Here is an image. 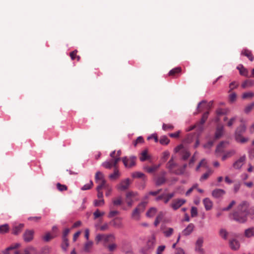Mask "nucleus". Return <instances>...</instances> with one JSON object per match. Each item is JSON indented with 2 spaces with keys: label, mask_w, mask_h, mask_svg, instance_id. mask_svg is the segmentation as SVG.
I'll return each instance as SVG.
<instances>
[{
  "label": "nucleus",
  "mask_w": 254,
  "mask_h": 254,
  "mask_svg": "<svg viewBox=\"0 0 254 254\" xmlns=\"http://www.w3.org/2000/svg\"><path fill=\"white\" fill-rule=\"evenodd\" d=\"M175 192H172V193H170L166 194L164 198V203H167L169 202V201L170 200V199L175 196Z\"/></svg>",
  "instance_id": "nucleus-43"
},
{
  "label": "nucleus",
  "mask_w": 254,
  "mask_h": 254,
  "mask_svg": "<svg viewBox=\"0 0 254 254\" xmlns=\"http://www.w3.org/2000/svg\"><path fill=\"white\" fill-rule=\"evenodd\" d=\"M20 245L19 243H16L13 245H11L9 247L7 248L4 251L3 254H9V251L15 249L16 248H18L19 247Z\"/></svg>",
  "instance_id": "nucleus-31"
},
{
  "label": "nucleus",
  "mask_w": 254,
  "mask_h": 254,
  "mask_svg": "<svg viewBox=\"0 0 254 254\" xmlns=\"http://www.w3.org/2000/svg\"><path fill=\"white\" fill-rule=\"evenodd\" d=\"M237 69H239L240 73L241 75L245 76H248V70L245 68L243 65L241 64L239 65L237 67Z\"/></svg>",
  "instance_id": "nucleus-28"
},
{
  "label": "nucleus",
  "mask_w": 254,
  "mask_h": 254,
  "mask_svg": "<svg viewBox=\"0 0 254 254\" xmlns=\"http://www.w3.org/2000/svg\"><path fill=\"white\" fill-rule=\"evenodd\" d=\"M245 130L246 127L244 125H241L237 128L235 131V139L237 142L245 143L247 141L248 139L242 135Z\"/></svg>",
  "instance_id": "nucleus-4"
},
{
  "label": "nucleus",
  "mask_w": 254,
  "mask_h": 254,
  "mask_svg": "<svg viewBox=\"0 0 254 254\" xmlns=\"http://www.w3.org/2000/svg\"><path fill=\"white\" fill-rule=\"evenodd\" d=\"M254 107V102L248 105L244 109V112L246 114H249Z\"/></svg>",
  "instance_id": "nucleus-44"
},
{
  "label": "nucleus",
  "mask_w": 254,
  "mask_h": 254,
  "mask_svg": "<svg viewBox=\"0 0 254 254\" xmlns=\"http://www.w3.org/2000/svg\"><path fill=\"white\" fill-rule=\"evenodd\" d=\"M144 174L140 173V172H134L132 174V176L133 178H141L144 177Z\"/></svg>",
  "instance_id": "nucleus-58"
},
{
  "label": "nucleus",
  "mask_w": 254,
  "mask_h": 254,
  "mask_svg": "<svg viewBox=\"0 0 254 254\" xmlns=\"http://www.w3.org/2000/svg\"><path fill=\"white\" fill-rule=\"evenodd\" d=\"M194 226L192 223H190L188 225L186 229L182 232V234L184 236H188L190 235L193 231Z\"/></svg>",
  "instance_id": "nucleus-22"
},
{
  "label": "nucleus",
  "mask_w": 254,
  "mask_h": 254,
  "mask_svg": "<svg viewBox=\"0 0 254 254\" xmlns=\"http://www.w3.org/2000/svg\"><path fill=\"white\" fill-rule=\"evenodd\" d=\"M148 158V156L147 154V152L146 150L143 151L141 154V156L140 157V160L141 161H144Z\"/></svg>",
  "instance_id": "nucleus-49"
},
{
  "label": "nucleus",
  "mask_w": 254,
  "mask_h": 254,
  "mask_svg": "<svg viewBox=\"0 0 254 254\" xmlns=\"http://www.w3.org/2000/svg\"><path fill=\"white\" fill-rule=\"evenodd\" d=\"M181 70L182 68L180 67L174 68L170 71L169 75L171 76H175L176 74L180 73Z\"/></svg>",
  "instance_id": "nucleus-33"
},
{
  "label": "nucleus",
  "mask_w": 254,
  "mask_h": 254,
  "mask_svg": "<svg viewBox=\"0 0 254 254\" xmlns=\"http://www.w3.org/2000/svg\"><path fill=\"white\" fill-rule=\"evenodd\" d=\"M157 212V209L154 207L150 208L146 212V216L149 217H152L155 215Z\"/></svg>",
  "instance_id": "nucleus-41"
},
{
  "label": "nucleus",
  "mask_w": 254,
  "mask_h": 254,
  "mask_svg": "<svg viewBox=\"0 0 254 254\" xmlns=\"http://www.w3.org/2000/svg\"><path fill=\"white\" fill-rule=\"evenodd\" d=\"M235 204H236V201L235 200L232 201L227 207L223 209V210H224V211L229 210Z\"/></svg>",
  "instance_id": "nucleus-62"
},
{
  "label": "nucleus",
  "mask_w": 254,
  "mask_h": 254,
  "mask_svg": "<svg viewBox=\"0 0 254 254\" xmlns=\"http://www.w3.org/2000/svg\"><path fill=\"white\" fill-rule=\"evenodd\" d=\"M246 155H243L239 159L236 161L233 165L234 168L235 169H239L244 165L246 161Z\"/></svg>",
  "instance_id": "nucleus-14"
},
{
  "label": "nucleus",
  "mask_w": 254,
  "mask_h": 254,
  "mask_svg": "<svg viewBox=\"0 0 254 254\" xmlns=\"http://www.w3.org/2000/svg\"><path fill=\"white\" fill-rule=\"evenodd\" d=\"M34 231L33 230L27 229L23 234V238L25 242H29L33 239Z\"/></svg>",
  "instance_id": "nucleus-11"
},
{
  "label": "nucleus",
  "mask_w": 254,
  "mask_h": 254,
  "mask_svg": "<svg viewBox=\"0 0 254 254\" xmlns=\"http://www.w3.org/2000/svg\"><path fill=\"white\" fill-rule=\"evenodd\" d=\"M225 191L222 189H216L212 192V195L215 198H219L224 195Z\"/></svg>",
  "instance_id": "nucleus-17"
},
{
  "label": "nucleus",
  "mask_w": 254,
  "mask_h": 254,
  "mask_svg": "<svg viewBox=\"0 0 254 254\" xmlns=\"http://www.w3.org/2000/svg\"><path fill=\"white\" fill-rule=\"evenodd\" d=\"M76 54H77V51L76 50L70 53V57L72 60H73L76 58L77 60L78 61L80 60V57L77 56Z\"/></svg>",
  "instance_id": "nucleus-51"
},
{
  "label": "nucleus",
  "mask_w": 254,
  "mask_h": 254,
  "mask_svg": "<svg viewBox=\"0 0 254 254\" xmlns=\"http://www.w3.org/2000/svg\"><path fill=\"white\" fill-rule=\"evenodd\" d=\"M162 128L164 130H172L174 128V127L171 124H163Z\"/></svg>",
  "instance_id": "nucleus-54"
},
{
  "label": "nucleus",
  "mask_w": 254,
  "mask_h": 254,
  "mask_svg": "<svg viewBox=\"0 0 254 254\" xmlns=\"http://www.w3.org/2000/svg\"><path fill=\"white\" fill-rule=\"evenodd\" d=\"M254 85V80H246L242 84V87L243 88L247 87H252Z\"/></svg>",
  "instance_id": "nucleus-30"
},
{
  "label": "nucleus",
  "mask_w": 254,
  "mask_h": 254,
  "mask_svg": "<svg viewBox=\"0 0 254 254\" xmlns=\"http://www.w3.org/2000/svg\"><path fill=\"white\" fill-rule=\"evenodd\" d=\"M93 186V183L92 181H90L89 183L83 186L81 188L82 190H89L92 186Z\"/></svg>",
  "instance_id": "nucleus-59"
},
{
  "label": "nucleus",
  "mask_w": 254,
  "mask_h": 254,
  "mask_svg": "<svg viewBox=\"0 0 254 254\" xmlns=\"http://www.w3.org/2000/svg\"><path fill=\"white\" fill-rule=\"evenodd\" d=\"M136 157L133 156L125 157L122 158V161L127 168H131L135 165Z\"/></svg>",
  "instance_id": "nucleus-9"
},
{
  "label": "nucleus",
  "mask_w": 254,
  "mask_h": 254,
  "mask_svg": "<svg viewBox=\"0 0 254 254\" xmlns=\"http://www.w3.org/2000/svg\"><path fill=\"white\" fill-rule=\"evenodd\" d=\"M186 200L184 199H176L173 200L171 207L174 210H176L182 206L185 202Z\"/></svg>",
  "instance_id": "nucleus-12"
},
{
  "label": "nucleus",
  "mask_w": 254,
  "mask_h": 254,
  "mask_svg": "<svg viewBox=\"0 0 254 254\" xmlns=\"http://www.w3.org/2000/svg\"><path fill=\"white\" fill-rule=\"evenodd\" d=\"M191 216L192 217H195L197 215V209L195 207H192L191 208Z\"/></svg>",
  "instance_id": "nucleus-57"
},
{
  "label": "nucleus",
  "mask_w": 254,
  "mask_h": 254,
  "mask_svg": "<svg viewBox=\"0 0 254 254\" xmlns=\"http://www.w3.org/2000/svg\"><path fill=\"white\" fill-rule=\"evenodd\" d=\"M254 97V92H244L242 95V98L244 99H251Z\"/></svg>",
  "instance_id": "nucleus-38"
},
{
  "label": "nucleus",
  "mask_w": 254,
  "mask_h": 254,
  "mask_svg": "<svg viewBox=\"0 0 254 254\" xmlns=\"http://www.w3.org/2000/svg\"><path fill=\"white\" fill-rule=\"evenodd\" d=\"M249 205L247 202H243L239 204L237 210L233 214L235 220L244 223L246 221L247 216L249 214L252 219H254V207L248 211Z\"/></svg>",
  "instance_id": "nucleus-1"
},
{
  "label": "nucleus",
  "mask_w": 254,
  "mask_h": 254,
  "mask_svg": "<svg viewBox=\"0 0 254 254\" xmlns=\"http://www.w3.org/2000/svg\"><path fill=\"white\" fill-rule=\"evenodd\" d=\"M115 240V237L113 234H100L96 235L95 237V241L97 243H99L101 241L104 242V247H106L108 243L113 242Z\"/></svg>",
  "instance_id": "nucleus-3"
},
{
  "label": "nucleus",
  "mask_w": 254,
  "mask_h": 254,
  "mask_svg": "<svg viewBox=\"0 0 254 254\" xmlns=\"http://www.w3.org/2000/svg\"><path fill=\"white\" fill-rule=\"evenodd\" d=\"M110 223L115 228H121L123 227L122 218L120 217H116L113 219Z\"/></svg>",
  "instance_id": "nucleus-16"
},
{
  "label": "nucleus",
  "mask_w": 254,
  "mask_h": 254,
  "mask_svg": "<svg viewBox=\"0 0 254 254\" xmlns=\"http://www.w3.org/2000/svg\"><path fill=\"white\" fill-rule=\"evenodd\" d=\"M224 127L222 125H218L215 133L214 138L215 139L220 138L223 134Z\"/></svg>",
  "instance_id": "nucleus-18"
},
{
  "label": "nucleus",
  "mask_w": 254,
  "mask_h": 254,
  "mask_svg": "<svg viewBox=\"0 0 254 254\" xmlns=\"http://www.w3.org/2000/svg\"><path fill=\"white\" fill-rule=\"evenodd\" d=\"M229 245L231 249L235 251L238 250L240 246L239 241L234 239L229 241Z\"/></svg>",
  "instance_id": "nucleus-21"
},
{
  "label": "nucleus",
  "mask_w": 254,
  "mask_h": 254,
  "mask_svg": "<svg viewBox=\"0 0 254 254\" xmlns=\"http://www.w3.org/2000/svg\"><path fill=\"white\" fill-rule=\"evenodd\" d=\"M166 179L164 176L158 177L156 180V184L157 186H160L165 182Z\"/></svg>",
  "instance_id": "nucleus-46"
},
{
  "label": "nucleus",
  "mask_w": 254,
  "mask_h": 254,
  "mask_svg": "<svg viewBox=\"0 0 254 254\" xmlns=\"http://www.w3.org/2000/svg\"><path fill=\"white\" fill-rule=\"evenodd\" d=\"M175 151L176 153H179L182 155V159L184 160H187L190 155L189 150L184 147L182 144L177 146L175 149Z\"/></svg>",
  "instance_id": "nucleus-7"
},
{
  "label": "nucleus",
  "mask_w": 254,
  "mask_h": 254,
  "mask_svg": "<svg viewBox=\"0 0 254 254\" xmlns=\"http://www.w3.org/2000/svg\"><path fill=\"white\" fill-rule=\"evenodd\" d=\"M22 254H37V252L34 248L29 247L24 250Z\"/></svg>",
  "instance_id": "nucleus-32"
},
{
  "label": "nucleus",
  "mask_w": 254,
  "mask_h": 254,
  "mask_svg": "<svg viewBox=\"0 0 254 254\" xmlns=\"http://www.w3.org/2000/svg\"><path fill=\"white\" fill-rule=\"evenodd\" d=\"M109 229V226L108 223H104L103 225H101L100 227L99 231H105Z\"/></svg>",
  "instance_id": "nucleus-53"
},
{
  "label": "nucleus",
  "mask_w": 254,
  "mask_h": 254,
  "mask_svg": "<svg viewBox=\"0 0 254 254\" xmlns=\"http://www.w3.org/2000/svg\"><path fill=\"white\" fill-rule=\"evenodd\" d=\"M245 236L247 238L254 237V228L252 227L245 231Z\"/></svg>",
  "instance_id": "nucleus-29"
},
{
  "label": "nucleus",
  "mask_w": 254,
  "mask_h": 254,
  "mask_svg": "<svg viewBox=\"0 0 254 254\" xmlns=\"http://www.w3.org/2000/svg\"><path fill=\"white\" fill-rule=\"evenodd\" d=\"M98 186H97L96 189L97 190H101L102 189H105L106 187L108 185V184H107L106 183V181H99L98 183Z\"/></svg>",
  "instance_id": "nucleus-39"
},
{
  "label": "nucleus",
  "mask_w": 254,
  "mask_h": 254,
  "mask_svg": "<svg viewBox=\"0 0 254 254\" xmlns=\"http://www.w3.org/2000/svg\"><path fill=\"white\" fill-rule=\"evenodd\" d=\"M93 242L92 241H88L86 242L83 246V251L86 253L90 252L92 246H93Z\"/></svg>",
  "instance_id": "nucleus-27"
},
{
  "label": "nucleus",
  "mask_w": 254,
  "mask_h": 254,
  "mask_svg": "<svg viewBox=\"0 0 254 254\" xmlns=\"http://www.w3.org/2000/svg\"><path fill=\"white\" fill-rule=\"evenodd\" d=\"M119 214V212L117 210H112L110 211L109 214V218H112L116 215H118Z\"/></svg>",
  "instance_id": "nucleus-61"
},
{
  "label": "nucleus",
  "mask_w": 254,
  "mask_h": 254,
  "mask_svg": "<svg viewBox=\"0 0 254 254\" xmlns=\"http://www.w3.org/2000/svg\"><path fill=\"white\" fill-rule=\"evenodd\" d=\"M9 230V225L7 224L0 226V234H3L7 233Z\"/></svg>",
  "instance_id": "nucleus-34"
},
{
  "label": "nucleus",
  "mask_w": 254,
  "mask_h": 254,
  "mask_svg": "<svg viewBox=\"0 0 254 254\" xmlns=\"http://www.w3.org/2000/svg\"><path fill=\"white\" fill-rule=\"evenodd\" d=\"M159 142L162 145H167L170 142V140L167 136H162L160 137Z\"/></svg>",
  "instance_id": "nucleus-42"
},
{
  "label": "nucleus",
  "mask_w": 254,
  "mask_h": 254,
  "mask_svg": "<svg viewBox=\"0 0 254 254\" xmlns=\"http://www.w3.org/2000/svg\"><path fill=\"white\" fill-rule=\"evenodd\" d=\"M223 142H221L217 146L216 149V152H221L223 151Z\"/></svg>",
  "instance_id": "nucleus-56"
},
{
  "label": "nucleus",
  "mask_w": 254,
  "mask_h": 254,
  "mask_svg": "<svg viewBox=\"0 0 254 254\" xmlns=\"http://www.w3.org/2000/svg\"><path fill=\"white\" fill-rule=\"evenodd\" d=\"M59 234L58 228L56 226H53L51 233L48 232L43 236V239L45 242H49L52 239L56 237Z\"/></svg>",
  "instance_id": "nucleus-8"
},
{
  "label": "nucleus",
  "mask_w": 254,
  "mask_h": 254,
  "mask_svg": "<svg viewBox=\"0 0 254 254\" xmlns=\"http://www.w3.org/2000/svg\"><path fill=\"white\" fill-rule=\"evenodd\" d=\"M24 227V224H19L15 225L12 229V234L14 235H17L20 234Z\"/></svg>",
  "instance_id": "nucleus-15"
},
{
  "label": "nucleus",
  "mask_w": 254,
  "mask_h": 254,
  "mask_svg": "<svg viewBox=\"0 0 254 254\" xmlns=\"http://www.w3.org/2000/svg\"><path fill=\"white\" fill-rule=\"evenodd\" d=\"M174 230L172 228H169L164 232V235L166 237H170L173 233Z\"/></svg>",
  "instance_id": "nucleus-52"
},
{
  "label": "nucleus",
  "mask_w": 254,
  "mask_h": 254,
  "mask_svg": "<svg viewBox=\"0 0 254 254\" xmlns=\"http://www.w3.org/2000/svg\"><path fill=\"white\" fill-rule=\"evenodd\" d=\"M241 55L247 57L251 61L254 60V57L252 52L248 49H244L242 51Z\"/></svg>",
  "instance_id": "nucleus-25"
},
{
  "label": "nucleus",
  "mask_w": 254,
  "mask_h": 254,
  "mask_svg": "<svg viewBox=\"0 0 254 254\" xmlns=\"http://www.w3.org/2000/svg\"><path fill=\"white\" fill-rule=\"evenodd\" d=\"M185 171L184 170V169H182V167H180L177 170H175L174 174L176 175H182L184 173Z\"/></svg>",
  "instance_id": "nucleus-64"
},
{
  "label": "nucleus",
  "mask_w": 254,
  "mask_h": 254,
  "mask_svg": "<svg viewBox=\"0 0 254 254\" xmlns=\"http://www.w3.org/2000/svg\"><path fill=\"white\" fill-rule=\"evenodd\" d=\"M115 169L114 172L109 175V178L111 180H116L120 177V173L118 169V166L116 165V167H113Z\"/></svg>",
  "instance_id": "nucleus-26"
},
{
  "label": "nucleus",
  "mask_w": 254,
  "mask_h": 254,
  "mask_svg": "<svg viewBox=\"0 0 254 254\" xmlns=\"http://www.w3.org/2000/svg\"><path fill=\"white\" fill-rule=\"evenodd\" d=\"M143 142V138L141 136H139L137 139L133 142V145L136 146L137 144L141 143Z\"/></svg>",
  "instance_id": "nucleus-60"
},
{
  "label": "nucleus",
  "mask_w": 254,
  "mask_h": 254,
  "mask_svg": "<svg viewBox=\"0 0 254 254\" xmlns=\"http://www.w3.org/2000/svg\"><path fill=\"white\" fill-rule=\"evenodd\" d=\"M236 153V151L234 150H231L228 151H227L222 157V160L224 161L227 158H229L234 155H235Z\"/></svg>",
  "instance_id": "nucleus-35"
},
{
  "label": "nucleus",
  "mask_w": 254,
  "mask_h": 254,
  "mask_svg": "<svg viewBox=\"0 0 254 254\" xmlns=\"http://www.w3.org/2000/svg\"><path fill=\"white\" fill-rule=\"evenodd\" d=\"M155 243L154 238L152 237L149 239L144 247L142 249L141 252H146L153 249Z\"/></svg>",
  "instance_id": "nucleus-10"
},
{
  "label": "nucleus",
  "mask_w": 254,
  "mask_h": 254,
  "mask_svg": "<svg viewBox=\"0 0 254 254\" xmlns=\"http://www.w3.org/2000/svg\"><path fill=\"white\" fill-rule=\"evenodd\" d=\"M197 109L198 113H200L204 110H206L207 111H208L207 102L205 100H203L200 102L198 104Z\"/></svg>",
  "instance_id": "nucleus-20"
},
{
  "label": "nucleus",
  "mask_w": 254,
  "mask_h": 254,
  "mask_svg": "<svg viewBox=\"0 0 254 254\" xmlns=\"http://www.w3.org/2000/svg\"><path fill=\"white\" fill-rule=\"evenodd\" d=\"M139 200L138 193L135 191H128L126 194V202L128 206H131L134 201Z\"/></svg>",
  "instance_id": "nucleus-6"
},
{
  "label": "nucleus",
  "mask_w": 254,
  "mask_h": 254,
  "mask_svg": "<svg viewBox=\"0 0 254 254\" xmlns=\"http://www.w3.org/2000/svg\"><path fill=\"white\" fill-rule=\"evenodd\" d=\"M203 203L206 210H210L212 208L213 203L209 198H204L203 200Z\"/></svg>",
  "instance_id": "nucleus-23"
},
{
  "label": "nucleus",
  "mask_w": 254,
  "mask_h": 254,
  "mask_svg": "<svg viewBox=\"0 0 254 254\" xmlns=\"http://www.w3.org/2000/svg\"><path fill=\"white\" fill-rule=\"evenodd\" d=\"M147 202H142L133 210L131 214V217L135 220H138L140 218V214L142 212L146 205Z\"/></svg>",
  "instance_id": "nucleus-5"
},
{
  "label": "nucleus",
  "mask_w": 254,
  "mask_h": 254,
  "mask_svg": "<svg viewBox=\"0 0 254 254\" xmlns=\"http://www.w3.org/2000/svg\"><path fill=\"white\" fill-rule=\"evenodd\" d=\"M106 190V196H108L110 195L111 192L112 190V189L111 186H110L109 185L106 187V188L105 189Z\"/></svg>",
  "instance_id": "nucleus-63"
},
{
  "label": "nucleus",
  "mask_w": 254,
  "mask_h": 254,
  "mask_svg": "<svg viewBox=\"0 0 254 254\" xmlns=\"http://www.w3.org/2000/svg\"><path fill=\"white\" fill-rule=\"evenodd\" d=\"M121 151L118 150L117 152L114 151L110 153L111 159L103 162L102 166L106 169H110L112 167H116L118 162L121 160Z\"/></svg>",
  "instance_id": "nucleus-2"
},
{
  "label": "nucleus",
  "mask_w": 254,
  "mask_h": 254,
  "mask_svg": "<svg viewBox=\"0 0 254 254\" xmlns=\"http://www.w3.org/2000/svg\"><path fill=\"white\" fill-rule=\"evenodd\" d=\"M104 200L103 199H100V200H95L94 204L95 206H100L104 204Z\"/></svg>",
  "instance_id": "nucleus-50"
},
{
  "label": "nucleus",
  "mask_w": 254,
  "mask_h": 254,
  "mask_svg": "<svg viewBox=\"0 0 254 254\" xmlns=\"http://www.w3.org/2000/svg\"><path fill=\"white\" fill-rule=\"evenodd\" d=\"M105 213L104 211H100L99 209H97L96 211L93 213V218L94 220L97 219V218L102 217L105 215Z\"/></svg>",
  "instance_id": "nucleus-37"
},
{
  "label": "nucleus",
  "mask_w": 254,
  "mask_h": 254,
  "mask_svg": "<svg viewBox=\"0 0 254 254\" xmlns=\"http://www.w3.org/2000/svg\"><path fill=\"white\" fill-rule=\"evenodd\" d=\"M95 181L96 183L99 181H105L104 178V175L101 172H97L95 175Z\"/></svg>",
  "instance_id": "nucleus-40"
},
{
  "label": "nucleus",
  "mask_w": 254,
  "mask_h": 254,
  "mask_svg": "<svg viewBox=\"0 0 254 254\" xmlns=\"http://www.w3.org/2000/svg\"><path fill=\"white\" fill-rule=\"evenodd\" d=\"M105 247L107 248L110 252H114L117 249V245L115 243H112L109 245H107L106 247Z\"/></svg>",
  "instance_id": "nucleus-45"
},
{
  "label": "nucleus",
  "mask_w": 254,
  "mask_h": 254,
  "mask_svg": "<svg viewBox=\"0 0 254 254\" xmlns=\"http://www.w3.org/2000/svg\"><path fill=\"white\" fill-rule=\"evenodd\" d=\"M219 235L224 239L226 240L227 239L228 232L225 229H220L219 231Z\"/></svg>",
  "instance_id": "nucleus-48"
},
{
  "label": "nucleus",
  "mask_w": 254,
  "mask_h": 254,
  "mask_svg": "<svg viewBox=\"0 0 254 254\" xmlns=\"http://www.w3.org/2000/svg\"><path fill=\"white\" fill-rule=\"evenodd\" d=\"M237 120V117H234L232 118H231L229 121L228 122L227 124V126L228 127H231L234 124V123L236 122Z\"/></svg>",
  "instance_id": "nucleus-55"
},
{
  "label": "nucleus",
  "mask_w": 254,
  "mask_h": 254,
  "mask_svg": "<svg viewBox=\"0 0 254 254\" xmlns=\"http://www.w3.org/2000/svg\"><path fill=\"white\" fill-rule=\"evenodd\" d=\"M209 111H206L205 113H204L202 115V116L200 121L198 123V125H199L200 129L201 130H202L203 129V125L204 124V123L207 120L208 115H209Z\"/></svg>",
  "instance_id": "nucleus-19"
},
{
  "label": "nucleus",
  "mask_w": 254,
  "mask_h": 254,
  "mask_svg": "<svg viewBox=\"0 0 254 254\" xmlns=\"http://www.w3.org/2000/svg\"><path fill=\"white\" fill-rule=\"evenodd\" d=\"M130 184V181L129 179H126L123 180L118 186V189L121 191H124L129 188Z\"/></svg>",
  "instance_id": "nucleus-13"
},
{
  "label": "nucleus",
  "mask_w": 254,
  "mask_h": 254,
  "mask_svg": "<svg viewBox=\"0 0 254 254\" xmlns=\"http://www.w3.org/2000/svg\"><path fill=\"white\" fill-rule=\"evenodd\" d=\"M122 199L121 196H119L113 200V204L115 206L120 205L122 203Z\"/></svg>",
  "instance_id": "nucleus-47"
},
{
  "label": "nucleus",
  "mask_w": 254,
  "mask_h": 254,
  "mask_svg": "<svg viewBox=\"0 0 254 254\" xmlns=\"http://www.w3.org/2000/svg\"><path fill=\"white\" fill-rule=\"evenodd\" d=\"M213 173V171L211 169H208L207 172L204 173L200 178V181H203L208 178V177Z\"/></svg>",
  "instance_id": "nucleus-36"
},
{
  "label": "nucleus",
  "mask_w": 254,
  "mask_h": 254,
  "mask_svg": "<svg viewBox=\"0 0 254 254\" xmlns=\"http://www.w3.org/2000/svg\"><path fill=\"white\" fill-rule=\"evenodd\" d=\"M176 166L177 164L174 162L173 158H172L167 164V168L172 173H174L175 171L174 169Z\"/></svg>",
  "instance_id": "nucleus-24"
}]
</instances>
